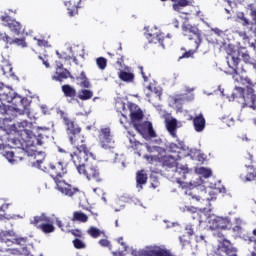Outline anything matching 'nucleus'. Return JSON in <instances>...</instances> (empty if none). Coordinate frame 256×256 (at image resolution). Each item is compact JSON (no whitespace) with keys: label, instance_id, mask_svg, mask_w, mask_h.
Returning a JSON list of instances; mask_svg holds the SVG:
<instances>
[{"label":"nucleus","instance_id":"obj_24","mask_svg":"<svg viewBox=\"0 0 256 256\" xmlns=\"http://www.w3.org/2000/svg\"><path fill=\"white\" fill-rule=\"evenodd\" d=\"M118 77L120 81H124V83H133L135 81V74L131 72H127L125 70H120L118 73Z\"/></svg>","mask_w":256,"mask_h":256},{"label":"nucleus","instance_id":"obj_52","mask_svg":"<svg viewBox=\"0 0 256 256\" xmlns=\"http://www.w3.org/2000/svg\"><path fill=\"white\" fill-rule=\"evenodd\" d=\"M177 149H179V146H177V144L171 143L169 145V150L171 151V153H177Z\"/></svg>","mask_w":256,"mask_h":256},{"label":"nucleus","instance_id":"obj_45","mask_svg":"<svg viewBox=\"0 0 256 256\" xmlns=\"http://www.w3.org/2000/svg\"><path fill=\"white\" fill-rule=\"evenodd\" d=\"M248 9H250V15L256 21V8L253 4L248 5Z\"/></svg>","mask_w":256,"mask_h":256},{"label":"nucleus","instance_id":"obj_40","mask_svg":"<svg viewBox=\"0 0 256 256\" xmlns=\"http://www.w3.org/2000/svg\"><path fill=\"white\" fill-rule=\"evenodd\" d=\"M98 245H100V247H106L107 249H109V251H111V249H113V246L111 245V241H109L107 239H100L98 241Z\"/></svg>","mask_w":256,"mask_h":256},{"label":"nucleus","instance_id":"obj_46","mask_svg":"<svg viewBox=\"0 0 256 256\" xmlns=\"http://www.w3.org/2000/svg\"><path fill=\"white\" fill-rule=\"evenodd\" d=\"M139 69L141 71V75H142L144 81H146V82L149 81V78L151 77V73H149V72L146 73L145 71H143V66H140Z\"/></svg>","mask_w":256,"mask_h":256},{"label":"nucleus","instance_id":"obj_23","mask_svg":"<svg viewBox=\"0 0 256 256\" xmlns=\"http://www.w3.org/2000/svg\"><path fill=\"white\" fill-rule=\"evenodd\" d=\"M71 221H73V223H87L89 216L82 211H74Z\"/></svg>","mask_w":256,"mask_h":256},{"label":"nucleus","instance_id":"obj_35","mask_svg":"<svg viewBox=\"0 0 256 256\" xmlns=\"http://www.w3.org/2000/svg\"><path fill=\"white\" fill-rule=\"evenodd\" d=\"M108 55H109L110 59H112L113 61H116V63L118 65H120V67H122L123 62H124L123 55L117 54V53L115 54V53H111V52H108Z\"/></svg>","mask_w":256,"mask_h":256},{"label":"nucleus","instance_id":"obj_18","mask_svg":"<svg viewBox=\"0 0 256 256\" xmlns=\"http://www.w3.org/2000/svg\"><path fill=\"white\" fill-rule=\"evenodd\" d=\"M193 99L189 94L182 93V94H176L173 98V105L176 106L178 109H181L187 101H191Z\"/></svg>","mask_w":256,"mask_h":256},{"label":"nucleus","instance_id":"obj_13","mask_svg":"<svg viewBox=\"0 0 256 256\" xmlns=\"http://www.w3.org/2000/svg\"><path fill=\"white\" fill-rule=\"evenodd\" d=\"M128 107L130 109V121L133 127H137L143 121V110L133 103H130Z\"/></svg>","mask_w":256,"mask_h":256},{"label":"nucleus","instance_id":"obj_62","mask_svg":"<svg viewBox=\"0 0 256 256\" xmlns=\"http://www.w3.org/2000/svg\"><path fill=\"white\" fill-rule=\"evenodd\" d=\"M187 91H188V93H191V92L194 91V89L193 88H187Z\"/></svg>","mask_w":256,"mask_h":256},{"label":"nucleus","instance_id":"obj_48","mask_svg":"<svg viewBox=\"0 0 256 256\" xmlns=\"http://www.w3.org/2000/svg\"><path fill=\"white\" fill-rule=\"evenodd\" d=\"M37 45H38V47H48L49 42L44 39H37Z\"/></svg>","mask_w":256,"mask_h":256},{"label":"nucleus","instance_id":"obj_17","mask_svg":"<svg viewBox=\"0 0 256 256\" xmlns=\"http://www.w3.org/2000/svg\"><path fill=\"white\" fill-rule=\"evenodd\" d=\"M46 223H51V217L47 216V214L42 213L40 216H34L32 220H30V224L36 227V229H40L41 225H45Z\"/></svg>","mask_w":256,"mask_h":256},{"label":"nucleus","instance_id":"obj_28","mask_svg":"<svg viewBox=\"0 0 256 256\" xmlns=\"http://www.w3.org/2000/svg\"><path fill=\"white\" fill-rule=\"evenodd\" d=\"M93 98V91L89 89H82L78 93V99L81 101H89V99Z\"/></svg>","mask_w":256,"mask_h":256},{"label":"nucleus","instance_id":"obj_8","mask_svg":"<svg viewBox=\"0 0 256 256\" xmlns=\"http://www.w3.org/2000/svg\"><path fill=\"white\" fill-rule=\"evenodd\" d=\"M26 147L25 151L30 156L39 155V151H37V147H41L43 145V135H30L25 141Z\"/></svg>","mask_w":256,"mask_h":256},{"label":"nucleus","instance_id":"obj_59","mask_svg":"<svg viewBox=\"0 0 256 256\" xmlns=\"http://www.w3.org/2000/svg\"><path fill=\"white\" fill-rule=\"evenodd\" d=\"M63 69H65V68H63V64H62V63L58 64L57 67H56V71H57V70H58V71H61V70H63Z\"/></svg>","mask_w":256,"mask_h":256},{"label":"nucleus","instance_id":"obj_15","mask_svg":"<svg viewBox=\"0 0 256 256\" xmlns=\"http://www.w3.org/2000/svg\"><path fill=\"white\" fill-rule=\"evenodd\" d=\"M171 2L173 11L182 13V15H189V13L183 12V9H185V7H191L193 3H195L194 0H171Z\"/></svg>","mask_w":256,"mask_h":256},{"label":"nucleus","instance_id":"obj_38","mask_svg":"<svg viewBox=\"0 0 256 256\" xmlns=\"http://www.w3.org/2000/svg\"><path fill=\"white\" fill-rule=\"evenodd\" d=\"M9 209V204L2 202L0 204V217H4L5 219H9V216L5 213Z\"/></svg>","mask_w":256,"mask_h":256},{"label":"nucleus","instance_id":"obj_51","mask_svg":"<svg viewBox=\"0 0 256 256\" xmlns=\"http://www.w3.org/2000/svg\"><path fill=\"white\" fill-rule=\"evenodd\" d=\"M38 59H40V61H42L43 65H45V67L47 69H49L50 65H49V60H47V58L43 57V56H39Z\"/></svg>","mask_w":256,"mask_h":256},{"label":"nucleus","instance_id":"obj_44","mask_svg":"<svg viewBox=\"0 0 256 256\" xmlns=\"http://www.w3.org/2000/svg\"><path fill=\"white\" fill-rule=\"evenodd\" d=\"M241 57H242L244 63H251V56L249 55V52H248V51L243 52V53L241 54Z\"/></svg>","mask_w":256,"mask_h":256},{"label":"nucleus","instance_id":"obj_50","mask_svg":"<svg viewBox=\"0 0 256 256\" xmlns=\"http://www.w3.org/2000/svg\"><path fill=\"white\" fill-rule=\"evenodd\" d=\"M186 231L189 237H193V235L195 234V232L193 231V226L191 225L186 226Z\"/></svg>","mask_w":256,"mask_h":256},{"label":"nucleus","instance_id":"obj_60","mask_svg":"<svg viewBox=\"0 0 256 256\" xmlns=\"http://www.w3.org/2000/svg\"><path fill=\"white\" fill-rule=\"evenodd\" d=\"M204 177H211V170H206Z\"/></svg>","mask_w":256,"mask_h":256},{"label":"nucleus","instance_id":"obj_11","mask_svg":"<svg viewBox=\"0 0 256 256\" xmlns=\"http://www.w3.org/2000/svg\"><path fill=\"white\" fill-rule=\"evenodd\" d=\"M13 105V109L15 111H22V113H25V111H29V105H31V102L28 98L21 97L19 94L14 93L12 96L11 102Z\"/></svg>","mask_w":256,"mask_h":256},{"label":"nucleus","instance_id":"obj_56","mask_svg":"<svg viewBox=\"0 0 256 256\" xmlns=\"http://www.w3.org/2000/svg\"><path fill=\"white\" fill-rule=\"evenodd\" d=\"M56 225L59 227V229L63 230V221H61L59 218H56Z\"/></svg>","mask_w":256,"mask_h":256},{"label":"nucleus","instance_id":"obj_36","mask_svg":"<svg viewBox=\"0 0 256 256\" xmlns=\"http://www.w3.org/2000/svg\"><path fill=\"white\" fill-rule=\"evenodd\" d=\"M96 65L101 71L107 69V60L104 57H98L96 59Z\"/></svg>","mask_w":256,"mask_h":256},{"label":"nucleus","instance_id":"obj_26","mask_svg":"<svg viewBox=\"0 0 256 256\" xmlns=\"http://www.w3.org/2000/svg\"><path fill=\"white\" fill-rule=\"evenodd\" d=\"M167 131L172 137H177V119L172 118L166 124Z\"/></svg>","mask_w":256,"mask_h":256},{"label":"nucleus","instance_id":"obj_21","mask_svg":"<svg viewBox=\"0 0 256 256\" xmlns=\"http://www.w3.org/2000/svg\"><path fill=\"white\" fill-rule=\"evenodd\" d=\"M147 173L145 170H140L136 173V187L137 189H143V185L147 184Z\"/></svg>","mask_w":256,"mask_h":256},{"label":"nucleus","instance_id":"obj_47","mask_svg":"<svg viewBox=\"0 0 256 256\" xmlns=\"http://www.w3.org/2000/svg\"><path fill=\"white\" fill-rule=\"evenodd\" d=\"M5 157L8 159V161H14L15 159V153L13 151L5 152Z\"/></svg>","mask_w":256,"mask_h":256},{"label":"nucleus","instance_id":"obj_16","mask_svg":"<svg viewBox=\"0 0 256 256\" xmlns=\"http://www.w3.org/2000/svg\"><path fill=\"white\" fill-rule=\"evenodd\" d=\"M146 37L149 43H154V45H160V47H163V49H165V44H163V41H165V36H163L161 32H149L147 33Z\"/></svg>","mask_w":256,"mask_h":256},{"label":"nucleus","instance_id":"obj_19","mask_svg":"<svg viewBox=\"0 0 256 256\" xmlns=\"http://www.w3.org/2000/svg\"><path fill=\"white\" fill-rule=\"evenodd\" d=\"M66 7L69 17H75V15H79V9L84 7L83 0H80L77 4L69 1L66 3Z\"/></svg>","mask_w":256,"mask_h":256},{"label":"nucleus","instance_id":"obj_22","mask_svg":"<svg viewBox=\"0 0 256 256\" xmlns=\"http://www.w3.org/2000/svg\"><path fill=\"white\" fill-rule=\"evenodd\" d=\"M76 80L78 81L79 87L82 89H91V82L89 81V78H87L85 71H82L80 75L76 77Z\"/></svg>","mask_w":256,"mask_h":256},{"label":"nucleus","instance_id":"obj_57","mask_svg":"<svg viewBox=\"0 0 256 256\" xmlns=\"http://www.w3.org/2000/svg\"><path fill=\"white\" fill-rule=\"evenodd\" d=\"M226 3H228V5L231 7V5H233V3H238L239 0H224Z\"/></svg>","mask_w":256,"mask_h":256},{"label":"nucleus","instance_id":"obj_43","mask_svg":"<svg viewBox=\"0 0 256 256\" xmlns=\"http://www.w3.org/2000/svg\"><path fill=\"white\" fill-rule=\"evenodd\" d=\"M9 109L7 108V105L5 103L1 102L0 104V115H8Z\"/></svg>","mask_w":256,"mask_h":256},{"label":"nucleus","instance_id":"obj_41","mask_svg":"<svg viewBox=\"0 0 256 256\" xmlns=\"http://www.w3.org/2000/svg\"><path fill=\"white\" fill-rule=\"evenodd\" d=\"M237 19H239L240 21H242L243 27H247V25H249V19H247V18L245 17V13L239 12V13L237 14Z\"/></svg>","mask_w":256,"mask_h":256},{"label":"nucleus","instance_id":"obj_54","mask_svg":"<svg viewBox=\"0 0 256 256\" xmlns=\"http://www.w3.org/2000/svg\"><path fill=\"white\" fill-rule=\"evenodd\" d=\"M130 143L132 145V147H139V145H141V142L137 141V140H133L130 138Z\"/></svg>","mask_w":256,"mask_h":256},{"label":"nucleus","instance_id":"obj_34","mask_svg":"<svg viewBox=\"0 0 256 256\" xmlns=\"http://www.w3.org/2000/svg\"><path fill=\"white\" fill-rule=\"evenodd\" d=\"M10 45H16V47H22V49H25V47H27V42L25 41V38H12Z\"/></svg>","mask_w":256,"mask_h":256},{"label":"nucleus","instance_id":"obj_64","mask_svg":"<svg viewBox=\"0 0 256 256\" xmlns=\"http://www.w3.org/2000/svg\"><path fill=\"white\" fill-rule=\"evenodd\" d=\"M253 235L256 237V229L253 230Z\"/></svg>","mask_w":256,"mask_h":256},{"label":"nucleus","instance_id":"obj_7","mask_svg":"<svg viewBox=\"0 0 256 256\" xmlns=\"http://www.w3.org/2000/svg\"><path fill=\"white\" fill-rule=\"evenodd\" d=\"M208 223L212 231H216V229L230 231L232 227L231 219H229V217L215 216L214 214L209 216Z\"/></svg>","mask_w":256,"mask_h":256},{"label":"nucleus","instance_id":"obj_37","mask_svg":"<svg viewBox=\"0 0 256 256\" xmlns=\"http://www.w3.org/2000/svg\"><path fill=\"white\" fill-rule=\"evenodd\" d=\"M74 248L75 249H85L87 247V244H85V242H83V240L79 239V238H75L72 241Z\"/></svg>","mask_w":256,"mask_h":256},{"label":"nucleus","instance_id":"obj_30","mask_svg":"<svg viewBox=\"0 0 256 256\" xmlns=\"http://www.w3.org/2000/svg\"><path fill=\"white\" fill-rule=\"evenodd\" d=\"M42 233H53L55 231V226L53 225V221L50 220V222H46L45 224L41 225L40 228H38Z\"/></svg>","mask_w":256,"mask_h":256},{"label":"nucleus","instance_id":"obj_10","mask_svg":"<svg viewBox=\"0 0 256 256\" xmlns=\"http://www.w3.org/2000/svg\"><path fill=\"white\" fill-rule=\"evenodd\" d=\"M134 129H136L144 139H155V137H157V134L153 129V124L149 121L140 122Z\"/></svg>","mask_w":256,"mask_h":256},{"label":"nucleus","instance_id":"obj_3","mask_svg":"<svg viewBox=\"0 0 256 256\" xmlns=\"http://www.w3.org/2000/svg\"><path fill=\"white\" fill-rule=\"evenodd\" d=\"M184 37H187L189 40L188 47L190 50L184 52L178 59H189L192 58L195 53H197V49H199L203 39L201 38V30L197 26H193L191 24L184 25L182 27Z\"/></svg>","mask_w":256,"mask_h":256},{"label":"nucleus","instance_id":"obj_9","mask_svg":"<svg viewBox=\"0 0 256 256\" xmlns=\"http://www.w3.org/2000/svg\"><path fill=\"white\" fill-rule=\"evenodd\" d=\"M241 52L237 51V52H233L232 54H229L227 57V64L230 67V69L233 70V73H235V75H240V73H245V68L241 65H239V63H241Z\"/></svg>","mask_w":256,"mask_h":256},{"label":"nucleus","instance_id":"obj_5","mask_svg":"<svg viewBox=\"0 0 256 256\" xmlns=\"http://www.w3.org/2000/svg\"><path fill=\"white\" fill-rule=\"evenodd\" d=\"M148 153H158L156 155L145 156L147 161L150 163H162L163 167H168L173 169L177 167V159L173 156H163L161 155V147L159 146H147Z\"/></svg>","mask_w":256,"mask_h":256},{"label":"nucleus","instance_id":"obj_6","mask_svg":"<svg viewBox=\"0 0 256 256\" xmlns=\"http://www.w3.org/2000/svg\"><path fill=\"white\" fill-rule=\"evenodd\" d=\"M98 142L102 149L105 151H113L117 147V143L115 142V138L111 133V128H101L98 134Z\"/></svg>","mask_w":256,"mask_h":256},{"label":"nucleus","instance_id":"obj_2","mask_svg":"<svg viewBox=\"0 0 256 256\" xmlns=\"http://www.w3.org/2000/svg\"><path fill=\"white\" fill-rule=\"evenodd\" d=\"M36 163L39 169L44 171V173H48V175L54 179L60 193L67 197H73V195L79 193L78 188L71 186V184L63 180V177L67 175V164L65 162L44 163L43 160H37Z\"/></svg>","mask_w":256,"mask_h":256},{"label":"nucleus","instance_id":"obj_20","mask_svg":"<svg viewBox=\"0 0 256 256\" xmlns=\"http://www.w3.org/2000/svg\"><path fill=\"white\" fill-rule=\"evenodd\" d=\"M193 125L197 133H201L205 129V117H203V114H199L193 119Z\"/></svg>","mask_w":256,"mask_h":256},{"label":"nucleus","instance_id":"obj_53","mask_svg":"<svg viewBox=\"0 0 256 256\" xmlns=\"http://www.w3.org/2000/svg\"><path fill=\"white\" fill-rule=\"evenodd\" d=\"M250 241L253 243V250H254L250 253V256H256V238L250 239Z\"/></svg>","mask_w":256,"mask_h":256},{"label":"nucleus","instance_id":"obj_49","mask_svg":"<svg viewBox=\"0 0 256 256\" xmlns=\"http://www.w3.org/2000/svg\"><path fill=\"white\" fill-rule=\"evenodd\" d=\"M148 91H151L152 93L155 92V95H157V97H161V91H159V89L153 87V86H147Z\"/></svg>","mask_w":256,"mask_h":256},{"label":"nucleus","instance_id":"obj_42","mask_svg":"<svg viewBox=\"0 0 256 256\" xmlns=\"http://www.w3.org/2000/svg\"><path fill=\"white\" fill-rule=\"evenodd\" d=\"M73 237H77V239H83V231L81 229H72L69 231Z\"/></svg>","mask_w":256,"mask_h":256},{"label":"nucleus","instance_id":"obj_55","mask_svg":"<svg viewBox=\"0 0 256 256\" xmlns=\"http://www.w3.org/2000/svg\"><path fill=\"white\" fill-rule=\"evenodd\" d=\"M245 160L249 161V163H253V154L247 153L245 156Z\"/></svg>","mask_w":256,"mask_h":256},{"label":"nucleus","instance_id":"obj_39","mask_svg":"<svg viewBox=\"0 0 256 256\" xmlns=\"http://www.w3.org/2000/svg\"><path fill=\"white\" fill-rule=\"evenodd\" d=\"M11 37L5 33V32H0V41H3L6 45H11Z\"/></svg>","mask_w":256,"mask_h":256},{"label":"nucleus","instance_id":"obj_27","mask_svg":"<svg viewBox=\"0 0 256 256\" xmlns=\"http://www.w3.org/2000/svg\"><path fill=\"white\" fill-rule=\"evenodd\" d=\"M87 235L92 237V239H99L101 235H105V232L101 231L99 228L90 226L87 230Z\"/></svg>","mask_w":256,"mask_h":256},{"label":"nucleus","instance_id":"obj_61","mask_svg":"<svg viewBox=\"0 0 256 256\" xmlns=\"http://www.w3.org/2000/svg\"><path fill=\"white\" fill-rule=\"evenodd\" d=\"M118 243H120V245H125V243L123 242V237H120V238H118Z\"/></svg>","mask_w":256,"mask_h":256},{"label":"nucleus","instance_id":"obj_63","mask_svg":"<svg viewBox=\"0 0 256 256\" xmlns=\"http://www.w3.org/2000/svg\"><path fill=\"white\" fill-rule=\"evenodd\" d=\"M242 141H249V138H247L246 136L242 138Z\"/></svg>","mask_w":256,"mask_h":256},{"label":"nucleus","instance_id":"obj_12","mask_svg":"<svg viewBox=\"0 0 256 256\" xmlns=\"http://www.w3.org/2000/svg\"><path fill=\"white\" fill-rule=\"evenodd\" d=\"M4 27H9L10 31L15 35H21V29L23 26L17 20L11 18L9 15H4L0 17Z\"/></svg>","mask_w":256,"mask_h":256},{"label":"nucleus","instance_id":"obj_33","mask_svg":"<svg viewBox=\"0 0 256 256\" xmlns=\"http://www.w3.org/2000/svg\"><path fill=\"white\" fill-rule=\"evenodd\" d=\"M184 211H187L188 213H192L193 214V219H198L199 223H201V214H199V212H197V208L193 207V206H186L184 208Z\"/></svg>","mask_w":256,"mask_h":256},{"label":"nucleus","instance_id":"obj_32","mask_svg":"<svg viewBox=\"0 0 256 256\" xmlns=\"http://www.w3.org/2000/svg\"><path fill=\"white\" fill-rule=\"evenodd\" d=\"M13 95H15L13 91L0 93V103H11L13 101Z\"/></svg>","mask_w":256,"mask_h":256},{"label":"nucleus","instance_id":"obj_14","mask_svg":"<svg viewBox=\"0 0 256 256\" xmlns=\"http://www.w3.org/2000/svg\"><path fill=\"white\" fill-rule=\"evenodd\" d=\"M185 193L192 199H195V201H208L209 200V198L206 197L207 191L205 189H203V187L194 186L190 189H187Z\"/></svg>","mask_w":256,"mask_h":256},{"label":"nucleus","instance_id":"obj_29","mask_svg":"<svg viewBox=\"0 0 256 256\" xmlns=\"http://www.w3.org/2000/svg\"><path fill=\"white\" fill-rule=\"evenodd\" d=\"M71 77V72L67 69H62V70H56V81H63V79H69Z\"/></svg>","mask_w":256,"mask_h":256},{"label":"nucleus","instance_id":"obj_1","mask_svg":"<svg viewBox=\"0 0 256 256\" xmlns=\"http://www.w3.org/2000/svg\"><path fill=\"white\" fill-rule=\"evenodd\" d=\"M63 123L66 126V133L71 145L76 149L70 154V157L79 173L84 175L88 181H95L96 183H103V177L99 172V168L96 165L87 163L89 157H93L91 148L87 146V140L85 136L81 135V128L75 120L64 116Z\"/></svg>","mask_w":256,"mask_h":256},{"label":"nucleus","instance_id":"obj_58","mask_svg":"<svg viewBox=\"0 0 256 256\" xmlns=\"http://www.w3.org/2000/svg\"><path fill=\"white\" fill-rule=\"evenodd\" d=\"M113 256H125V254H123V252H112Z\"/></svg>","mask_w":256,"mask_h":256},{"label":"nucleus","instance_id":"obj_4","mask_svg":"<svg viewBox=\"0 0 256 256\" xmlns=\"http://www.w3.org/2000/svg\"><path fill=\"white\" fill-rule=\"evenodd\" d=\"M246 89L242 87H236V91L239 93L241 99H243L242 107H250L253 111H256V94H255V84L248 77L244 79Z\"/></svg>","mask_w":256,"mask_h":256},{"label":"nucleus","instance_id":"obj_31","mask_svg":"<svg viewBox=\"0 0 256 256\" xmlns=\"http://www.w3.org/2000/svg\"><path fill=\"white\" fill-rule=\"evenodd\" d=\"M235 225L231 227L232 232L235 233V235H241L243 233V221L240 218L235 219Z\"/></svg>","mask_w":256,"mask_h":256},{"label":"nucleus","instance_id":"obj_25","mask_svg":"<svg viewBox=\"0 0 256 256\" xmlns=\"http://www.w3.org/2000/svg\"><path fill=\"white\" fill-rule=\"evenodd\" d=\"M62 92L66 97H70L71 99H74V97H77V90L69 84H64L62 86Z\"/></svg>","mask_w":256,"mask_h":256}]
</instances>
